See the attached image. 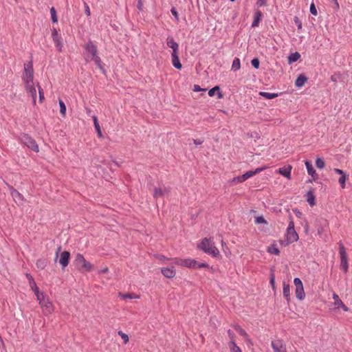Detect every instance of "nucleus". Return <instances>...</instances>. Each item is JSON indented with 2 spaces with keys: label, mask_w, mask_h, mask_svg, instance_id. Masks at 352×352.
<instances>
[{
  "label": "nucleus",
  "mask_w": 352,
  "mask_h": 352,
  "mask_svg": "<svg viewBox=\"0 0 352 352\" xmlns=\"http://www.w3.org/2000/svg\"><path fill=\"white\" fill-rule=\"evenodd\" d=\"M267 168L266 166L257 168L254 170H249L246 172L245 174L243 175V177L244 178V180H247L248 179L250 178L251 177L254 176V175L261 173V171L265 170Z\"/></svg>",
  "instance_id": "dca6fc26"
},
{
  "label": "nucleus",
  "mask_w": 352,
  "mask_h": 352,
  "mask_svg": "<svg viewBox=\"0 0 352 352\" xmlns=\"http://www.w3.org/2000/svg\"><path fill=\"white\" fill-rule=\"evenodd\" d=\"M70 253L68 251L63 252L60 255L59 263L63 267H65L69 264Z\"/></svg>",
  "instance_id": "f8f14e48"
},
{
  "label": "nucleus",
  "mask_w": 352,
  "mask_h": 352,
  "mask_svg": "<svg viewBox=\"0 0 352 352\" xmlns=\"http://www.w3.org/2000/svg\"><path fill=\"white\" fill-rule=\"evenodd\" d=\"M163 195H164V191L161 188H154L153 197L155 198L161 197Z\"/></svg>",
  "instance_id": "e433bc0d"
},
{
  "label": "nucleus",
  "mask_w": 352,
  "mask_h": 352,
  "mask_svg": "<svg viewBox=\"0 0 352 352\" xmlns=\"http://www.w3.org/2000/svg\"><path fill=\"white\" fill-rule=\"evenodd\" d=\"M118 335L122 338L124 344H127L129 342V336L125 333L122 332V331H119Z\"/></svg>",
  "instance_id": "37998d69"
},
{
  "label": "nucleus",
  "mask_w": 352,
  "mask_h": 352,
  "mask_svg": "<svg viewBox=\"0 0 352 352\" xmlns=\"http://www.w3.org/2000/svg\"><path fill=\"white\" fill-rule=\"evenodd\" d=\"M292 170V166L291 165H288L287 166H284L280 168L277 170V172L282 175L283 176L287 177V179H291V172Z\"/></svg>",
  "instance_id": "ddd939ff"
},
{
  "label": "nucleus",
  "mask_w": 352,
  "mask_h": 352,
  "mask_svg": "<svg viewBox=\"0 0 352 352\" xmlns=\"http://www.w3.org/2000/svg\"><path fill=\"white\" fill-rule=\"evenodd\" d=\"M74 264L80 271L91 272L94 269V265L86 261L83 255L80 253L76 255Z\"/></svg>",
  "instance_id": "39448f33"
},
{
  "label": "nucleus",
  "mask_w": 352,
  "mask_h": 352,
  "mask_svg": "<svg viewBox=\"0 0 352 352\" xmlns=\"http://www.w3.org/2000/svg\"><path fill=\"white\" fill-rule=\"evenodd\" d=\"M85 52L84 54L86 62L94 60L96 65L100 69H102V61L100 58L97 55V47L92 43L89 42L85 45Z\"/></svg>",
  "instance_id": "f03ea898"
},
{
  "label": "nucleus",
  "mask_w": 352,
  "mask_h": 352,
  "mask_svg": "<svg viewBox=\"0 0 352 352\" xmlns=\"http://www.w3.org/2000/svg\"><path fill=\"white\" fill-rule=\"evenodd\" d=\"M221 243L222 250L225 253L226 256L227 257H229L231 255V251L230 250L229 248L228 247L227 244L226 243V242L223 240H221Z\"/></svg>",
  "instance_id": "72a5a7b5"
},
{
  "label": "nucleus",
  "mask_w": 352,
  "mask_h": 352,
  "mask_svg": "<svg viewBox=\"0 0 352 352\" xmlns=\"http://www.w3.org/2000/svg\"><path fill=\"white\" fill-rule=\"evenodd\" d=\"M228 336L230 338V341L231 340H234V333L231 330H228Z\"/></svg>",
  "instance_id": "4d7b16f0"
},
{
  "label": "nucleus",
  "mask_w": 352,
  "mask_h": 352,
  "mask_svg": "<svg viewBox=\"0 0 352 352\" xmlns=\"http://www.w3.org/2000/svg\"><path fill=\"white\" fill-rule=\"evenodd\" d=\"M259 95L265 98L266 99H274L278 96V94L268 93V92H264V91H260Z\"/></svg>",
  "instance_id": "cd10ccee"
},
{
  "label": "nucleus",
  "mask_w": 352,
  "mask_h": 352,
  "mask_svg": "<svg viewBox=\"0 0 352 352\" xmlns=\"http://www.w3.org/2000/svg\"><path fill=\"white\" fill-rule=\"evenodd\" d=\"M92 118H93L94 124V126L96 128V130H98V129H100V126L99 122L98 121L97 117L96 116H94Z\"/></svg>",
  "instance_id": "3c124183"
},
{
  "label": "nucleus",
  "mask_w": 352,
  "mask_h": 352,
  "mask_svg": "<svg viewBox=\"0 0 352 352\" xmlns=\"http://www.w3.org/2000/svg\"><path fill=\"white\" fill-rule=\"evenodd\" d=\"M283 296L287 300V302H290V285L289 283L283 281Z\"/></svg>",
  "instance_id": "2eb2a0df"
},
{
  "label": "nucleus",
  "mask_w": 352,
  "mask_h": 352,
  "mask_svg": "<svg viewBox=\"0 0 352 352\" xmlns=\"http://www.w3.org/2000/svg\"><path fill=\"white\" fill-rule=\"evenodd\" d=\"M324 165H325V164L322 159L319 158V157L316 159V166L318 168L322 169L324 167Z\"/></svg>",
  "instance_id": "a19ab883"
},
{
  "label": "nucleus",
  "mask_w": 352,
  "mask_h": 352,
  "mask_svg": "<svg viewBox=\"0 0 352 352\" xmlns=\"http://www.w3.org/2000/svg\"><path fill=\"white\" fill-rule=\"evenodd\" d=\"M51 19L53 23H56L58 22V18L56 16V12L54 7L50 8Z\"/></svg>",
  "instance_id": "4c0bfd02"
},
{
  "label": "nucleus",
  "mask_w": 352,
  "mask_h": 352,
  "mask_svg": "<svg viewBox=\"0 0 352 352\" xmlns=\"http://www.w3.org/2000/svg\"><path fill=\"white\" fill-rule=\"evenodd\" d=\"M315 199L316 198L314 190H309L307 193V201L309 203L310 206H313L316 205Z\"/></svg>",
  "instance_id": "a211bd4d"
},
{
  "label": "nucleus",
  "mask_w": 352,
  "mask_h": 352,
  "mask_svg": "<svg viewBox=\"0 0 352 352\" xmlns=\"http://www.w3.org/2000/svg\"><path fill=\"white\" fill-rule=\"evenodd\" d=\"M333 2H335L336 5V7L338 8L339 7V4L338 3V0H332Z\"/></svg>",
  "instance_id": "774afa93"
},
{
  "label": "nucleus",
  "mask_w": 352,
  "mask_h": 352,
  "mask_svg": "<svg viewBox=\"0 0 352 352\" xmlns=\"http://www.w3.org/2000/svg\"><path fill=\"white\" fill-rule=\"evenodd\" d=\"M267 252L275 254V255H279L280 254V250L277 248L276 245L275 243L271 245L267 248Z\"/></svg>",
  "instance_id": "b1692460"
},
{
  "label": "nucleus",
  "mask_w": 352,
  "mask_h": 352,
  "mask_svg": "<svg viewBox=\"0 0 352 352\" xmlns=\"http://www.w3.org/2000/svg\"><path fill=\"white\" fill-rule=\"evenodd\" d=\"M58 103H59V106H60V113L63 117H65L66 106H65L64 102L61 100H59Z\"/></svg>",
  "instance_id": "f704fd0d"
},
{
  "label": "nucleus",
  "mask_w": 352,
  "mask_h": 352,
  "mask_svg": "<svg viewBox=\"0 0 352 352\" xmlns=\"http://www.w3.org/2000/svg\"><path fill=\"white\" fill-rule=\"evenodd\" d=\"M334 171H335L336 173H337L338 174L341 175L342 176L343 175H344V171H343L342 170H341V169H339V168H334Z\"/></svg>",
  "instance_id": "bf43d9fd"
},
{
  "label": "nucleus",
  "mask_w": 352,
  "mask_h": 352,
  "mask_svg": "<svg viewBox=\"0 0 352 352\" xmlns=\"http://www.w3.org/2000/svg\"><path fill=\"white\" fill-rule=\"evenodd\" d=\"M174 263L181 267L188 268H208L209 265L206 263H199L196 260L190 258H174Z\"/></svg>",
  "instance_id": "20e7f679"
},
{
  "label": "nucleus",
  "mask_w": 352,
  "mask_h": 352,
  "mask_svg": "<svg viewBox=\"0 0 352 352\" xmlns=\"http://www.w3.org/2000/svg\"><path fill=\"white\" fill-rule=\"evenodd\" d=\"M22 80L27 94L32 97L33 104L36 105V90L34 83V69L32 62L24 64Z\"/></svg>",
  "instance_id": "f257e3e1"
},
{
  "label": "nucleus",
  "mask_w": 352,
  "mask_h": 352,
  "mask_svg": "<svg viewBox=\"0 0 352 352\" xmlns=\"http://www.w3.org/2000/svg\"><path fill=\"white\" fill-rule=\"evenodd\" d=\"M244 182H245V180H244V178L243 177V175H240V176H238V177H234L230 181L231 184H239V183H243Z\"/></svg>",
  "instance_id": "58836bf2"
},
{
  "label": "nucleus",
  "mask_w": 352,
  "mask_h": 352,
  "mask_svg": "<svg viewBox=\"0 0 352 352\" xmlns=\"http://www.w3.org/2000/svg\"><path fill=\"white\" fill-rule=\"evenodd\" d=\"M229 347L231 352H242L241 349L236 344L234 340H231L229 342Z\"/></svg>",
  "instance_id": "2f4dec72"
},
{
  "label": "nucleus",
  "mask_w": 352,
  "mask_h": 352,
  "mask_svg": "<svg viewBox=\"0 0 352 352\" xmlns=\"http://www.w3.org/2000/svg\"><path fill=\"white\" fill-rule=\"evenodd\" d=\"M162 274L168 278H172L175 276V271L173 270V267H162L161 269Z\"/></svg>",
  "instance_id": "f3484780"
},
{
  "label": "nucleus",
  "mask_w": 352,
  "mask_h": 352,
  "mask_svg": "<svg viewBox=\"0 0 352 352\" xmlns=\"http://www.w3.org/2000/svg\"><path fill=\"white\" fill-rule=\"evenodd\" d=\"M340 307L342 308V309L344 311H349V308L344 303H343V305H341Z\"/></svg>",
  "instance_id": "e2e57ef3"
},
{
  "label": "nucleus",
  "mask_w": 352,
  "mask_h": 352,
  "mask_svg": "<svg viewBox=\"0 0 352 352\" xmlns=\"http://www.w3.org/2000/svg\"><path fill=\"white\" fill-rule=\"evenodd\" d=\"M270 285H272V289L274 291L276 289V287H275V276H274V274H271Z\"/></svg>",
  "instance_id": "8fccbe9b"
},
{
  "label": "nucleus",
  "mask_w": 352,
  "mask_h": 352,
  "mask_svg": "<svg viewBox=\"0 0 352 352\" xmlns=\"http://www.w3.org/2000/svg\"><path fill=\"white\" fill-rule=\"evenodd\" d=\"M166 44L167 45L173 49L179 48V45L177 43H176L173 37H168L166 39Z\"/></svg>",
  "instance_id": "393cba45"
},
{
  "label": "nucleus",
  "mask_w": 352,
  "mask_h": 352,
  "mask_svg": "<svg viewBox=\"0 0 352 352\" xmlns=\"http://www.w3.org/2000/svg\"><path fill=\"white\" fill-rule=\"evenodd\" d=\"M305 164V166L307 169V172H308L309 175L314 176V175L316 173V170L314 168L311 163L309 162V161H306Z\"/></svg>",
  "instance_id": "473e14b6"
},
{
  "label": "nucleus",
  "mask_w": 352,
  "mask_h": 352,
  "mask_svg": "<svg viewBox=\"0 0 352 352\" xmlns=\"http://www.w3.org/2000/svg\"><path fill=\"white\" fill-rule=\"evenodd\" d=\"M11 195L16 202H22L23 201V195L16 190H12L11 192Z\"/></svg>",
  "instance_id": "412c9836"
},
{
  "label": "nucleus",
  "mask_w": 352,
  "mask_h": 352,
  "mask_svg": "<svg viewBox=\"0 0 352 352\" xmlns=\"http://www.w3.org/2000/svg\"><path fill=\"white\" fill-rule=\"evenodd\" d=\"M34 294L36 296V299L38 301L39 305L41 304V302L44 301L45 299H47V298H45V296L44 295V294L43 292H40L38 291L37 292H35Z\"/></svg>",
  "instance_id": "c9c22d12"
},
{
  "label": "nucleus",
  "mask_w": 352,
  "mask_h": 352,
  "mask_svg": "<svg viewBox=\"0 0 352 352\" xmlns=\"http://www.w3.org/2000/svg\"><path fill=\"white\" fill-rule=\"evenodd\" d=\"M172 58V64L173 65L178 69H182V63H180V60H179V56H171Z\"/></svg>",
  "instance_id": "5701e85b"
},
{
  "label": "nucleus",
  "mask_w": 352,
  "mask_h": 352,
  "mask_svg": "<svg viewBox=\"0 0 352 352\" xmlns=\"http://www.w3.org/2000/svg\"><path fill=\"white\" fill-rule=\"evenodd\" d=\"M85 13L87 14V15L89 16L90 15V10H89V8L88 6H87L86 9H85Z\"/></svg>",
  "instance_id": "0e129e2a"
},
{
  "label": "nucleus",
  "mask_w": 352,
  "mask_h": 352,
  "mask_svg": "<svg viewBox=\"0 0 352 352\" xmlns=\"http://www.w3.org/2000/svg\"><path fill=\"white\" fill-rule=\"evenodd\" d=\"M346 177L345 175H343L342 176H341L340 178H339V183L340 184L342 188H345V182H346Z\"/></svg>",
  "instance_id": "49530a36"
},
{
  "label": "nucleus",
  "mask_w": 352,
  "mask_h": 352,
  "mask_svg": "<svg viewBox=\"0 0 352 352\" xmlns=\"http://www.w3.org/2000/svg\"><path fill=\"white\" fill-rule=\"evenodd\" d=\"M36 265L38 268L43 269L46 265V261L44 259H39L36 261Z\"/></svg>",
  "instance_id": "a18cd8bd"
},
{
  "label": "nucleus",
  "mask_w": 352,
  "mask_h": 352,
  "mask_svg": "<svg viewBox=\"0 0 352 352\" xmlns=\"http://www.w3.org/2000/svg\"><path fill=\"white\" fill-rule=\"evenodd\" d=\"M178 50H179V48L173 49V52L171 54V56H178Z\"/></svg>",
  "instance_id": "052dcab7"
},
{
  "label": "nucleus",
  "mask_w": 352,
  "mask_h": 352,
  "mask_svg": "<svg viewBox=\"0 0 352 352\" xmlns=\"http://www.w3.org/2000/svg\"><path fill=\"white\" fill-rule=\"evenodd\" d=\"M241 68V62L239 58H235L232 62L231 69L234 72L239 70Z\"/></svg>",
  "instance_id": "bb28decb"
},
{
  "label": "nucleus",
  "mask_w": 352,
  "mask_h": 352,
  "mask_svg": "<svg viewBox=\"0 0 352 352\" xmlns=\"http://www.w3.org/2000/svg\"><path fill=\"white\" fill-rule=\"evenodd\" d=\"M219 87L215 86L214 87L210 89L208 91L209 96L212 97L214 95L215 91H218V98H221L223 97L222 94L219 91Z\"/></svg>",
  "instance_id": "7c9ffc66"
},
{
  "label": "nucleus",
  "mask_w": 352,
  "mask_h": 352,
  "mask_svg": "<svg viewBox=\"0 0 352 352\" xmlns=\"http://www.w3.org/2000/svg\"><path fill=\"white\" fill-rule=\"evenodd\" d=\"M255 223L257 224H267V221L263 216H259L255 218Z\"/></svg>",
  "instance_id": "c03bdc74"
},
{
  "label": "nucleus",
  "mask_w": 352,
  "mask_h": 352,
  "mask_svg": "<svg viewBox=\"0 0 352 352\" xmlns=\"http://www.w3.org/2000/svg\"><path fill=\"white\" fill-rule=\"evenodd\" d=\"M109 272L108 267H104L99 271L100 274H106Z\"/></svg>",
  "instance_id": "13d9d810"
},
{
  "label": "nucleus",
  "mask_w": 352,
  "mask_h": 352,
  "mask_svg": "<svg viewBox=\"0 0 352 352\" xmlns=\"http://www.w3.org/2000/svg\"><path fill=\"white\" fill-rule=\"evenodd\" d=\"M332 297L333 299L334 300V305L336 306V307L339 308L341 305H343V302L342 301V300L340 298L339 296L337 294L333 293Z\"/></svg>",
  "instance_id": "c85d7f7f"
},
{
  "label": "nucleus",
  "mask_w": 352,
  "mask_h": 352,
  "mask_svg": "<svg viewBox=\"0 0 352 352\" xmlns=\"http://www.w3.org/2000/svg\"><path fill=\"white\" fill-rule=\"evenodd\" d=\"M235 329L237 331V332L243 337L248 338V336L246 331L243 329L240 326H235Z\"/></svg>",
  "instance_id": "ea45409f"
},
{
  "label": "nucleus",
  "mask_w": 352,
  "mask_h": 352,
  "mask_svg": "<svg viewBox=\"0 0 352 352\" xmlns=\"http://www.w3.org/2000/svg\"><path fill=\"white\" fill-rule=\"evenodd\" d=\"M294 284L296 287L295 294L296 298L299 300H302L305 298L302 282L299 278H295L294 280Z\"/></svg>",
  "instance_id": "0eeeda50"
},
{
  "label": "nucleus",
  "mask_w": 352,
  "mask_h": 352,
  "mask_svg": "<svg viewBox=\"0 0 352 352\" xmlns=\"http://www.w3.org/2000/svg\"><path fill=\"white\" fill-rule=\"evenodd\" d=\"M254 15V20L252 24V28H255L258 25L262 17V12L260 10H256Z\"/></svg>",
  "instance_id": "6ab92c4d"
},
{
  "label": "nucleus",
  "mask_w": 352,
  "mask_h": 352,
  "mask_svg": "<svg viewBox=\"0 0 352 352\" xmlns=\"http://www.w3.org/2000/svg\"><path fill=\"white\" fill-rule=\"evenodd\" d=\"M40 307L42 312L45 316H50L54 312L55 307L50 298H47L44 301L41 302Z\"/></svg>",
  "instance_id": "6e6552de"
},
{
  "label": "nucleus",
  "mask_w": 352,
  "mask_h": 352,
  "mask_svg": "<svg viewBox=\"0 0 352 352\" xmlns=\"http://www.w3.org/2000/svg\"><path fill=\"white\" fill-rule=\"evenodd\" d=\"M307 80V78L301 74L298 76L297 79L296 80L295 85L298 87H301L305 85Z\"/></svg>",
  "instance_id": "aec40b11"
},
{
  "label": "nucleus",
  "mask_w": 352,
  "mask_h": 352,
  "mask_svg": "<svg viewBox=\"0 0 352 352\" xmlns=\"http://www.w3.org/2000/svg\"><path fill=\"white\" fill-rule=\"evenodd\" d=\"M268 0H257L256 5L258 7L265 6Z\"/></svg>",
  "instance_id": "864d4df0"
},
{
  "label": "nucleus",
  "mask_w": 352,
  "mask_h": 352,
  "mask_svg": "<svg viewBox=\"0 0 352 352\" xmlns=\"http://www.w3.org/2000/svg\"><path fill=\"white\" fill-rule=\"evenodd\" d=\"M27 276L30 280V286L31 289L34 291V293L38 292V287L36 286V284L32 276L29 274H27Z\"/></svg>",
  "instance_id": "a878e982"
},
{
  "label": "nucleus",
  "mask_w": 352,
  "mask_h": 352,
  "mask_svg": "<svg viewBox=\"0 0 352 352\" xmlns=\"http://www.w3.org/2000/svg\"><path fill=\"white\" fill-rule=\"evenodd\" d=\"M193 142H194V144H195L197 145H199V144H201L203 143V140H201L200 139L194 140Z\"/></svg>",
  "instance_id": "680f3d73"
},
{
  "label": "nucleus",
  "mask_w": 352,
  "mask_h": 352,
  "mask_svg": "<svg viewBox=\"0 0 352 352\" xmlns=\"http://www.w3.org/2000/svg\"><path fill=\"white\" fill-rule=\"evenodd\" d=\"M310 12L314 16L318 14L317 10L314 3H312L310 6Z\"/></svg>",
  "instance_id": "09e8293b"
},
{
  "label": "nucleus",
  "mask_w": 352,
  "mask_h": 352,
  "mask_svg": "<svg viewBox=\"0 0 352 352\" xmlns=\"http://www.w3.org/2000/svg\"><path fill=\"white\" fill-rule=\"evenodd\" d=\"M198 248L205 253L210 254L213 257H218L220 256L219 250L214 245V241L210 238L203 239L201 242L198 245Z\"/></svg>",
  "instance_id": "7ed1b4c3"
},
{
  "label": "nucleus",
  "mask_w": 352,
  "mask_h": 352,
  "mask_svg": "<svg viewBox=\"0 0 352 352\" xmlns=\"http://www.w3.org/2000/svg\"><path fill=\"white\" fill-rule=\"evenodd\" d=\"M294 23L297 25L298 28L299 30L302 29V23L297 16L294 17Z\"/></svg>",
  "instance_id": "603ef678"
},
{
  "label": "nucleus",
  "mask_w": 352,
  "mask_h": 352,
  "mask_svg": "<svg viewBox=\"0 0 352 352\" xmlns=\"http://www.w3.org/2000/svg\"><path fill=\"white\" fill-rule=\"evenodd\" d=\"M21 142L23 144L27 146L31 150H32L36 153L39 151L38 146L36 144V141L34 139H32L31 137H30L29 135H24L21 138Z\"/></svg>",
  "instance_id": "9d476101"
},
{
  "label": "nucleus",
  "mask_w": 352,
  "mask_h": 352,
  "mask_svg": "<svg viewBox=\"0 0 352 352\" xmlns=\"http://www.w3.org/2000/svg\"><path fill=\"white\" fill-rule=\"evenodd\" d=\"M159 258H160V260H161V261H165V260H166V261H167V260H168V258H166V257H165V256H160L159 257Z\"/></svg>",
  "instance_id": "338daca9"
},
{
  "label": "nucleus",
  "mask_w": 352,
  "mask_h": 352,
  "mask_svg": "<svg viewBox=\"0 0 352 352\" xmlns=\"http://www.w3.org/2000/svg\"><path fill=\"white\" fill-rule=\"evenodd\" d=\"M171 13L175 16L176 21H179L178 13H177V12L176 11V10L175 8H172L171 9Z\"/></svg>",
  "instance_id": "5fc2aeb1"
},
{
  "label": "nucleus",
  "mask_w": 352,
  "mask_h": 352,
  "mask_svg": "<svg viewBox=\"0 0 352 352\" xmlns=\"http://www.w3.org/2000/svg\"><path fill=\"white\" fill-rule=\"evenodd\" d=\"M52 37L58 51L62 52L63 45L61 41V37L58 35V32L55 28H53L52 30Z\"/></svg>",
  "instance_id": "9b49d317"
},
{
  "label": "nucleus",
  "mask_w": 352,
  "mask_h": 352,
  "mask_svg": "<svg viewBox=\"0 0 352 352\" xmlns=\"http://www.w3.org/2000/svg\"><path fill=\"white\" fill-rule=\"evenodd\" d=\"M339 252L340 256V269L344 272L348 271L349 264L346 250L342 244L340 245Z\"/></svg>",
  "instance_id": "1a4fd4ad"
},
{
  "label": "nucleus",
  "mask_w": 352,
  "mask_h": 352,
  "mask_svg": "<svg viewBox=\"0 0 352 352\" xmlns=\"http://www.w3.org/2000/svg\"><path fill=\"white\" fill-rule=\"evenodd\" d=\"M37 87H38V94H39V101H40V102L42 103L45 98H44V91L38 83L37 84Z\"/></svg>",
  "instance_id": "79ce46f5"
},
{
  "label": "nucleus",
  "mask_w": 352,
  "mask_h": 352,
  "mask_svg": "<svg viewBox=\"0 0 352 352\" xmlns=\"http://www.w3.org/2000/svg\"><path fill=\"white\" fill-rule=\"evenodd\" d=\"M272 347L274 352H286L285 348L281 340L272 342Z\"/></svg>",
  "instance_id": "4468645a"
},
{
  "label": "nucleus",
  "mask_w": 352,
  "mask_h": 352,
  "mask_svg": "<svg viewBox=\"0 0 352 352\" xmlns=\"http://www.w3.org/2000/svg\"><path fill=\"white\" fill-rule=\"evenodd\" d=\"M286 245H289L298 240V234L294 229V223L292 218L288 224L285 233Z\"/></svg>",
  "instance_id": "423d86ee"
},
{
  "label": "nucleus",
  "mask_w": 352,
  "mask_h": 352,
  "mask_svg": "<svg viewBox=\"0 0 352 352\" xmlns=\"http://www.w3.org/2000/svg\"><path fill=\"white\" fill-rule=\"evenodd\" d=\"M251 63L254 68L258 69L259 67L260 62L258 58H253Z\"/></svg>",
  "instance_id": "de8ad7c7"
},
{
  "label": "nucleus",
  "mask_w": 352,
  "mask_h": 352,
  "mask_svg": "<svg viewBox=\"0 0 352 352\" xmlns=\"http://www.w3.org/2000/svg\"><path fill=\"white\" fill-rule=\"evenodd\" d=\"M300 58V54L298 52L291 54L288 57L289 63H294Z\"/></svg>",
  "instance_id": "c756f323"
},
{
  "label": "nucleus",
  "mask_w": 352,
  "mask_h": 352,
  "mask_svg": "<svg viewBox=\"0 0 352 352\" xmlns=\"http://www.w3.org/2000/svg\"><path fill=\"white\" fill-rule=\"evenodd\" d=\"M119 296L121 297L122 299H126V298H129V299H139L140 298V296L139 295H137L134 293H127V294H122V293H119Z\"/></svg>",
  "instance_id": "4be33fe9"
},
{
  "label": "nucleus",
  "mask_w": 352,
  "mask_h": 352,
  "mask_svg": "<svg viewBox=\"0 0 352 352\" xmlns=\"http://www.w3.org/2000/svg\"><path fill=\"white\" fill-rule=\"evenodd\" d=\"M96 131H97V133H98V135L99 137H102V134L101 129H98V130H96Z\"/></svg>",
  "instance_id": "69168bd1"
},
{
  "label": "nucleus",
  "mask_w": 352,
  "mask_h": 352,
  "mask_svg": "<svg viewBox=\"0 0 352 352\" xmlns=\"http://www.w3.org/2000/svg\"><path fill=\"white\" fill-rule=\"evenodd\" d=\"M193 91L195 92L201 91H206L205 89H201L200 86L195 85H194Z\"/></svg>",
  "instance_id": "6e6d98bb"
}]
</instances>
